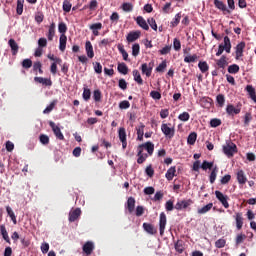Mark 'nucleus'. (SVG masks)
I'll use <instances>...</instances> for the list:
<instances>
[{"label":"nucleus","instance_id":"nucleus-1","mask_svg":"<svg viewBox=\"0 0 256 256\" xmlns=\"http://www.w3.org/2000/svg\"><path fill=\"white\" fill-rule=\"evenodd\" d=\"M222 151L228 159H231V157L235 156V153H237V145L233 143L231 140L227 141L225 145L222 146Z\"/></svg>","mask_w":256,"mask_h":256},{"label":"nucleus","instance_id":"nucleus-2","mask_svg":"<svg viewBox=\"0 0 256 256\" xmlns=\"http://www.w3.org/2000/svg\"><path fill=\"white\" fill-rule=\"evenodd\" d=\"M161 131L166 139H173L175 137V126L171 123H163L161 125Z\"/></svg>","mask_w":256,"mask_h":256},{"label":"nucleus","instance_id":"nucleus-3","mask_svg":"<svg viewBox=\"0 0 256 256\" xmlns=\"http://www.w3.org/2000/svg\"><path fill=\"white\" fill-rule=\"evenodd\" d=\"M223 51H226V53H231V39L229 38V36H225L224 44H220L218 46L216 57H221V55H223Z\"/></svg>","mask_w":256,"mask_h":256},{"label":"nucleus","instance_id":"nucleus-4","mask_svg":"<svg viewBox=\"0 0 256 256\" xmlns=\"http://www.w3.org/2000/svg\"><path fill=\"white\" fill-rule=\"evenodd\" d=\"M241 107H243L241 103H238L236 107L233 104H228L226 106V113L229 117H235V115H239V113H241Z\"/></svg>","mask_w":256,"mask_h":256},{"label":"nucleus","instance_id":"nucleus-5","mask_svg":"<svg viewBox=\"0 0 256 256\" xmlns=\"http://www.w3.org/2000/svg\"><path fill=\"white\" fill-rule=\"evenodd\" d=\"M193 200L191 199H187V200H179L175 206L174 209H176V211H183L189 207H191V205H193Z\"/></svg>","mask_w":256,"mask_h":256},{"label":"nucleus","instance_id":"nucleus-6","mask_svg":"<svg viewBox=\"0 0 256 256\" xmlns=\"http://www.w3.org/2000/svg\"><path fill=\"white\" fill-rule=\"evenodd\" d=\"M215 195L216 199L221 202V205H223L225 209H229V196L218 190L215 191Z\"/></svg>","mask_w":256,"mask_h":256},{"label":"nucleus","instance_id":"nucleus-7","mask_svg":"<svg viewBox=\"0 0 256 256\" xmlns=\"http://www.w3.org/2000/svg\"><path fill=\"white\" fill-rule=\"evenodd\" d=\"M138 151H147L148 155H153V151H155V144H153L152 142H146L144 144H140L138 146Z\"/></svg>","mask_w":256,"mask_h":256},{"label":"nucleus","instance_id":"nucleus-8","mask_svg":"<svg viewBox=\"0 0 256 256\" xmlns=\"http://www.w3.org/2000/svg\"><path fill=\"white\" fill-rule=\"evenodd\" d=\"M214 6L219 11H222L223 15H231V10L227 8V5L221 0H214Z\"/></svg>","mask_w":256,"mask_h":256},{"label":"nucleus","instance_id":"nucleus-9","mask_svg":"<svg viewBox=\"0 0 256 256\" xmlns=\"http://www.w3.org/2000/svg\"><path fill=\"white\" fill-rule=\"evenodd\" d=\"M49 126L51 127L55 137H57L60 141H63L65 139L63 132H61V128H59V126H56L55 122L50 121Z\"/></svg>","mask_w":256,"mask_h":256},{"label":"nucleus","instance_id":"nucleus-10","mask_svg":"<svg viewBox=\"0 0 256 256\" xmlns=\"http://www.w3.org/2000/svg\"><path fill=\"white\" fill-rule=\"evenodd\" d=\"M153 65H154L153 61L149 62V64L143 63L141 65L142 75H146V77H150L151 74L153 73Z\"/></svg>","mask_w":256,"mask_h":256},{"label":"nucleus","instance_id":"nucleus-11","mask_svg":"<svg viewBox=\"0 0 256 256\" xmlns=\"http://www.w3.org/2000/svg\"><path fill=\"white\" fill-rule=\"evenodd\" d=\"M167 226V215H165V212H162L160 214V219H159V230H160V235L163 236L165 233V227Z\"/></svg>","mask_w":256,"mask_h":256},{"label":"nucleus","instance_id":"nucleus-12","mask_svg":"<svg viewBox=\"0 0 256 256\" xmlns=\"http://www.w3.org/2000/svg\"><path fill=\"white\" fill-rule=\"evenodd\" d=\"M79 217H81V209L80 208H76L74 210H71L69 212V222L70 223H75V221H77V219H79Z\"/></svg>","mask_w":256,"mask_h":256},{"label":"nucleus","instance_id":"nucleus-13","mask_svg":"<svg viewBox=\"0 0 256 256\" xmlns=\"http://www.w3.org/2000/svg\"><path fill=\"white\" fill-rule=\"evenodd\" d=\"M139 37H141V31H132V32H129L128 35L126 36V41L128 43H135V41H137Z\"/></svg>","mask_w":256,"mask_h":256},{"label":"nucleus","instance_id":"nucleus-14","mask_svg":"<svg viewBox=\"0 0 256 256\" xmlns=\"http://www.w3.org/2000/svg\"><path fill=\"white\" fill-rule=\"evenodd\" d=\"M95 250V244H93L92 241H87L83 247H82V251L83 253H85L86 255H91V253H93V251Z\"/></svg>","mask_w":256,"mask_h":256},{"label":"nucleus","instance_id":"nucleus-15","mask_svg":"<svg viewBox=\"0 0 256 256\" xmlns=\"http://www.w3.org/2000/svg\"><path fill=\"white\" fill-rule=\"evenodd\" d=\"M233 218L236 221V228L238 229V231H241V229H243V213L237 212L235 213Z\"/></svg>","mask_w":256,"mask_h":256},{"label":"nucleus","instance_id":"nucleus-16","mask_svg":"<svg viewBox=\"0 0 256 256\" xmlns=\"http://www.w3.org/2000/svg\"><path fill=\"white\" fill-rule=\"evenodd\" d=\"M34 81L35 83L45 85V87H51V85H53V81H51V78L34 77Z\"/></svg>","mask_w":256,"mask_h":256},{"label":"nucleus","instance_id":"nucleus-17","mask_svg":"<svg viewBox=\"0 0 256 256\" xmlns=\"http://www.w3.org/2000/svg\"><path fill=\"white\" fill-rule=\"evenodd\" d=\"M143 229L149 235H157V229H155V226H153V224H151V223L144 222Z\"/></svg>","mask_w":256,"mask_h":256},{"label":"nucleus","instance_id":"nucleus-18","mask_svg":"<svg viewBox=\"0 0 256 256\" xmlns=\"http://www.w3.org/2000/svg\"><path fill=\"white\" fill-rule=\"evenodd\" d=\"M165 177H166L167 181H173V177H177V167L171 166L167 170Z\"/></svg>","mask_w":256,"mask_h":256},{"label":"nucleus","instance_id":"nucleus-19","mask_svg":"<svg viewBox=\"0 0 256 256\" xmlns=\"http://www.w3.org/2000/svg\"><path fill=\"white\" fill-rule=\"evenodd\" d=\"M85 50L89 59H93L95 57V52L93 51V44H91V41H86Z\"/></svg>","mask_w":256,"mask_h":256},{"label":"nucleus","instance_id":"nucleus-20","mask_svg":"<svg viewBox=\"0 0 256 256\" xmlns=\"http://www.w3.org/2000/svg\"><path fill=\"white\" fill-rule=\"evenodd\" d=\"M217 69H225L229 63L227 62V56L222 55L220 59L215 60Z\"/></svg>","mask_w":256,"mask_h":256},{"label":"nucleus","instance_id":"nucleus-21","mask_svg":"<svg viewBox=\"0 0 256 256\" xmlns=\"http://www.w3.org/2000/svg\"><path fill=\"white\" fill-rule=\"evenodd\" d=\"M89 29L92 31V33L95 37H99V31H101V29H103V24L100 22L94 23V24L90 25Z\"/></svg>","mask_w":256,"mask_h":256},{"label":"nucleus","instance_id":"nucleus-22","mask_svg":"<svg viewBox=\"0 0 256 256\" xmlns=\"http://www.w3.org/2000/svg\"><path fill=\"white\" fill-rule=\"evenodd\" d=\"M136 23L139 25V27H141V29H144V31H149V24H147V21L145 18H143V16H138L136 18Z\"/></svg>","mask_w":256,"mask_h":256},{"label":"nucleus","instance_id":"nucleus-23","mask_svg":"<svg viewBox=\"0 0 256 256\" xmlns=\"http://www.w3.org/2000/svg\"><path fill=\"white\" fill-rule=\"evenodd\" d=\"M8 45L11 48L12 55H17V53H19V44H17L15 39L11 38L8 41Z\"/></svg>","mask_w":256,"mask_h":256},{"label":"nucleus","instance_id":"nucleus-24","mask_svg":"<svg viewBox=\"0 0 256 256\" xmlns=\"http://www.w3.org/2000/svg\"><path fill=\"white\" fill-rule=\"evenodd\" d=\"M66 48H67V35L61 34L59 38V49L63 53L65 52Z\"/></svg>","mask_w":256,"mask_h":256},{"label":"nucleus","instance_id":"nucleus-25","mask_svg":"<svg viewBox=\"0 0 256 256\" xmlns=\"http://www.w3.org/2000/svg\"><path fill=\"white\" fill-rule=\"evenodd\" d=\"M55 27H56L55 22H52L46 34L48 41H53V37H55Z\"/></svg>","mask_w":256,"mask_h":256},{"label":"nucleus","instance_id":"nucleus-26","mask_svg":"<svg viewBox=\"0 0 256 256\" xmlns=\"http://www.w3.org/2000/svg\"><path fill=\"white\" fill-rule=\"evenodd\" d=\"M138 141H143V135H145V124L140 123L139 127H136Z\"/></svg>","mask_w":256,"mask_h":256},{"label":"nucleus","instance_id":"nucleus-27","mask_svg":"<svg viewBox=\"0 0 256 256\" xmlns=\"http://www.w3.org/2000/svg\"><path fill=\"white\" fill-rule=\"evenodd\" d=\"M237 181L240 185H245L247 183V176L243 170L237 172Z\"/></svg>","mask_w":256,"mask_h":256},{"label":"nucleus","instance_id":"nucleus-28","mask_svg":"<svg viewBox=\"0 0 256 256\" xmlns=\"http://www.w3.org/2000/svg\"><path fill=\"white\" fill-rule=\"evenodd\" d=\"M235 49L236 59L241 58V56L243 55V51L245 49V42H240L239 44H237Z\"/></svg>","mask_w":256,"mask_h":256},{"label":"nucleus","instance_id":"nucleus-29","mask_svg":"<svg viewBox=\"0 0 256 256\" xmlns=\"http://www.w3.org/2000/svg\"><path fill=\"white\" fill-rule=\"evenodd\" d=\"M137 151H138V153H137V157H138L137 163H138V165H142V163H145V161H147V157H149V155L143 153L142 150L137 149Z\"/></svg>","mask_w":256,"mask_h":256},{"label":"nucleus","instance_id":"nucleus-30","mask_svg":"<svg viewBox=\"0 0 256 256\" xmlns=\"http://www.w3.org/2000/svg\"><path fill=\"white\" fill-rule=\"evenodd\" d=\"M117 69L118 72L121 73V75H127L129 73V67H127V64H125V62L118 63Z\"/></svg>","mask_w":256,"mask_h":256},{"label":"nucleus","instance_id":"nucleus-31","mask_svg":"<svg viewBox=\"0 0 256 256\" xmlns=\"http://www.w3.org/2000/svg\"><path fill=\"white\" fill-rule=\"evenodd\" d=\"M174 248H175V251H177V253H180V254L183 253V251H185L183 240H177L174 244Z\"/></svg>","mask_w":256,"mask_h":256},{"label":"nucleus","instance_id":"nucleus-32","mask_svg":"<svg viewBox=\"0 0 256 256\" xmlns=\"http://www.w3.org/2000/svg\"><path fill=\"white\" fill-rule=\"evenodd\" d=\"M246 91H247L249 97L252 99V101H254V103H256V92H255V88H253L251 85H247V86H246Z\"/></svg>","mask_w":256,"mask_h":256},{"label":"nucleus","instance_id":"nucleus-33","mask_svg":"<svg viewBox=\"0 0 256 256\" xmlns=\"http://www.w3.org/2000/svg\"><path fill=\"white\" fill-rule=\"evenodd\" d=\"M217 173H219V168H217V166H215L209 176V181L211 183V185H213V183H215L216 179H217Z\"/></svg>","mask_w":256,"mask_h":256},{"label":"nucleus","instance_id":"nucleus-34","mask_svg":"<svg viewBox=\"0 0 256 256\" xmlns=\"http://www.w3.org/2000/svg\"><path fill=\"white\" fill-rule=\"evenodd\" d=\"M0 231H1V235L4 239V241H6V243L11 244V239L9 238V233L7 232V229L5 228L4 225L0 226Z\"/></svg>","mask_w":256,"mask_h":256},{"label":"nucleus","instance_id":"nucleus-35","mask_svg":"<svg viewBox=\"0 0 256 256\" xmlns=\"http://www.w3.org/2000/svg\"><path fill=\"white\" fill-rule=\"evenodd\" d=\"M132 75L136 83H138L139 85H143V78H141V73L139 72V70H133Z\"/></svg>","mask_w":256,"mask_h":256},{"label":"nucleus","instance_id":"nucleus-36","mask_svg":"<svg viewBox=\"0 0 256 256\" xmlns=\"http://www.w3.org/2000/svg\"><path fill=\"white\" fill-rule=\"evenodd\" d=\"M127 209L129 213H133L135 211V198L129 197L127 200Z\"/></svg>","mask_w":256,"mask_h":256},{"label":"nucleus","instance_id":"nucleus-37","mask_svg":"<svg viewBox=\"0 0 256 256\" xmlns=\"http://www.w3.org/2000/svg\"><path fill=\"white\" fill-rule=\"evenodd\" d=\"M216 103H217V107H220V108L225 107V95L218 94L216 96Z\"/></svg>","mask_w":256,"mask_h":256},{"label":"nucleus","instance_id":"nucleus-38","mask_svg":"<svg viewBox=\"0 0 256 256\" xmlns=\"http://www.w3.org/2000/svg\"><path fill=\"white\" fill-rule=\"evenodd\" d=\"M210 209H213V203H209L206 206L198 209V214L199 215H205V213H209Z\"/></svg>","mask_w":256,"mask_h":256},{"label":"nucleus","instance_id":"nucleus-39","mask_svg":"<svg viewBox=\"0 0 256 256\" xmlns=\"http://www.w3.org/2000/svg\"><path fill=\"white\" fill-rule=\"evenodd\" d=\"M198 68L200 69L201 73H207L209 71V64L206 61H200L198 63Z\"/></svg>","mask_w":256,"mask_h":256},{"label":"nucleus","instance_id":"nucleus-40","mask_svg":"<svg viewBox=\"0 0 256 256\" xmlns=\"http://www.w3.org/2000/svg\"><path fill=\"white\" fill-rule=\"evenodd\" d=\"M6 211L11 218L14 225H17V216H15V212H13V209H11L9 206L6 207Z\"/></svg>","mask_w":256,"mask_h":256},{"label":"nucleus","instance_id":"nucleus-41","mask_svg":"<svg viewBox=\"0 0 256 256\" xmlns=\"http://www.w3.org/2000/svg\"><path fill=\"white\" fill-rule=\"evenodd\" d=\"M118 137L120 141H127V132L124 127L119 128Z\"/></svg>","mask_w":256,"mask_h":256},{"label":"nucleus","instance_id":"nucleus-42","mask_svg":"<svg viewBox=\"0 0 256 256\" xmlns=\"http://www.w3.org/2000/svg\"><path fill=\"white\" fill-rule=\"evenodd\" d=\"M239 65L237 64H232L230 66H228V73H230L231 75H237V73L239 72Z\"/></svg>","mask_w":256,"mask_h":256},{"label":"nucleus","instance_id":"nucleus-43","mask_svg":"<svg viewBox=\"0 0 256 256\" xmlns=\"http://www.w3.org/2000/svg\"><path fill=\"white\" fill-rule=\"evenodd\" d=\"M55 105H57V100H53L49 106L43 111L44 115H49L53 109H55Z\"/></svg>","mask_w":256,"mask_h":256},{"label":"nucleus","instance_id":"nucleus-44","mask_svg":"<svg viewBox=\"0 0 256 256\" xmlns=\"http://www.w3.org/2000/svg\"><path fill=\"white\" fill-rule=\"evenodd\" d=\"M196 141H197V134L195 132H191L187 138L188 145H193Z\"/></svg>","mask_w":256,"mask_h":256},{"label":"nucleus","instance_id":"nucleus-45","mask_svg":"<svg viewBox=\"0 0 256 256\" xmlns=\"http://www.w3.org/2000/svg\"><path fill=\"white\" fill-rule=\"evenodd\" d=\"M25 0H17L16 13L17 15H23V4Z\"/></svg>","mask_w":256,"mask_h":256},{"label":"nucleus","instance_id":"nucleus-46","mask_svg":"<svg viewBox=\"0 0 256 256\" xmlns=\"http://www.w3.org/2000/svg\"><path fill=\"white\" fill-rule=\"evenodd\" d=\"M82 97L84 101H89L91 99V89L84 87Z\"/></svg>","mask_w":256,"mask_h":256},{"label":"nucleus","instance_id":"nucleus-47","mask_svg":"<svg viewBox=\"0 0 256 256\" xmlns=\"http://www.w3.org/2000/svg\"><path fill=\"white\" fill-rule=\"evenodd\" d=\"M198 56L197 54L194 55H187L184 57V63H195V61H197Z\"/></svg>","mask_w":256,"mask_h":256},{"label":"nucleus","instance_id":"nucleus-48","mask_svg":"<svg viewBox=\"0 0 256 256\" xmlns=\"http://www.w3.org/2000/svg\"><path fill=\"white\" fill-rule=\"evenodd\" d=\"M251 121H253V116L251 115L250 112H247L244 115V125H245V127H249V124L251 123Z\"/></svg>","mask_w":256,"mask_h":256},{"label":"nucleus","instance_id":"nucleus-49","mask_svg":"<svg viewBox=\"0 0 256 256\" xmlns=\"http://www.w3.org/2000/svg\"><path fill=\"white\" fill-rule=\"evenodd\" d=\"M225 245H227V240L220 238L215 242V247L217 249H223V247H225Z\"/></svg>","mask_w":256,"mask_h":256},{"label":"nucleus","instance_id":"nucleus-50","mask_svg":"<svg viewBox=\"0 0 256 256\" xmlns=\"http://www.w3.org/2000/svg\"><path fill=\"white\" fill-rule=\"evenodd\" d=\"M140 51H141V46L138 43L133 44V46H132L133 57H137L139 55Z\"/></svg>","mask_w":256,"mask_h":256},{"label":"nucleus","instance_id":"nucleus-51","mask_svg":"<svg viewBox=\"0 0 256 256\" xmlns=\"http://www.w3.org/2000/svg\"><path fill=\"white\" fill-rule=\"evenodd\" d=\"M213 162H209L207 160H204L202 165H201V169H203V171H207V169H213Z\"/></svg>","mask_w":256,"mask_h":256},{"label":"nucleus","instance_id":"nucleus-52","mask_svg":"<svg viewBox=\"0 0 256 256\" xmlns=\"http://www.w3.org/2000/svg\"><path fill=\"white\" fill-rule=\"evenodd\" d=\"M43 64H41V62H35L33 64V71H38V73H40V75H43Z\"/></svg>","mask_w":256,"mask_h":256},{"label":"nucleus","instance_id":"nucleus-53","mask_svg":"<svg viewBox=\"0 0 256 256\" xmlns=\"http://www.w3.org/2000/svg\"><path fill=\"white\" fill-rule=\"evenodd\" d=\"M71 7H73L71 2L69 0H64L62 6L63 11H65V13H69V11H71Z\"/></svg>","mask_w":256,"mask_h":256},{"label":"nucleus","instance_id":"nucleus-54","mask_svg":"<svg viewBox=\"0 0 256 256\" xmlns=\"http://www.w3.org/2000/svg\"><path fill=\"white\" fill-rule=\"evenodd\" d=\"M22 67L24 69H31V67H33V61L31 59H29V58L24 59L22 61Z\"/></svg>","mask_w":256,"mask_h":256},{"label":"nucleus","instance_id":"nucleus-55","mask_svg":"<svg viewBox=\"0 0 256 256\" xmlns=\"http://www.w3.org/2000/svg\"><path fill=\"white\" fill-rule=\"evenodd\" d=\"M58 31L61 35H65V33H67V24H65V22H60L58 24Z\"/></svg>","mask_w":256,"mask_h":256},{"label":"nucleus","instance_id":"nucleus-56","mask_svg":"<svg viewBox=\"0 0 256 256\" xmlns=\"http://www.w3.org/2000/svg\"><path fill=\"white\" fill-rule=\"evenodd\" d=\"M179 23H181V13H177L175 15V18L171 22V27H177V25H179Z\"/></svg>","mask_w":256,"mask_h":256},{"label":"nucleus","instance_id":"nucleus-57","mask_svg":"<svg viewBox=\"0 0 256 256\" xmlns=\"http://www.w3.org/2000/svg\"><path fill=\"white\" fill-rule=\"evenodd\" d=\"M178 119L180 121L187 122V121H189V119H191V115H189L188 112H183V113L179 114Z\"/></svg>","mask_w":256,"mask_h":256},{"label":"nucleus","instance_id":"nucleus-58","mask_svg":"<svg viewBox=\"0 0 256 256\" xmlns=\"http://www.w3.org/2000/svg\"><path fill=\"white\" fill-rule=\"evenodd\" d=\"M101 90L97 89V90H94L93 92V99L96 103H99L101 101Z\"/></svg>","mask_w":256,"mask_h":256},{"label":"nucleus","instance_id":"nucleus-59","mask_svg":"<svg viewBox=\"0 0 256 256\" xmlns=\"http://www.w3.org/2000/svg\"><path fill=\"white\" fill-rule=\"evenodd\" d=\"M221 119L219 118H213L210 120V127L217 128L221 126Z\"/></svg>","mask_w":256,"mask_h":256},{"label":"nucleus","instance_id":"nucleus-60","mask_svg":"<svg viewBox=\"0 0 256 256\" xmlns=\"http://www.w3.org/2000/svg\"><path fill=\"white\" fill-rule=\"evenodd\" d=\"M145 173L150 178H152L153 175H155V170L153 169V166L151 164L146 167Z\"/></svg>","mask_w":256,"mask_h":256},{"label":"nucleus","instance_id":"nucleus-61","mask_svg":"<svg viewBox=\"0 0 256 256\" xmlns=\"http://www.w3.org/2000/svg\"><path fill=\"white\" fill-rule=\"evenodd\" d=\"M122 9L126 11V13H131V11H133V4L125 2L122 4Z\"/></svg>","mask_w":256,"mask_h":256},{"label":"nucleus","instance_id":"nucleus-62","mask_svg":"<svg viewBox=\"0 0 256 256\" xmlns=\"http://www.w3.org/2000/svg\"><path fill=\"white\" fill-rule=\"evenodd\" d=\"M171 49H172V46L167 45V46L163 47L161 50H159V53H160V55H169V53H171Z\"/></svg>","mask_w":256,"mask_h":256},{"label":"nucleus","instance_id":"nucleus-63","mask_svg":"<svg viewBox=\"0 0 256 256\" xmlns=\"http://www.w3.org/2000/svg\"><path fill=\"white\" fill-rule=\"evenodd\" d=\"M174 51H181V40L174 38L173 40Z\"/></svg>","mask_w":256,"mask_h":256},{"label":"nucleus","instance_id":"nucleus-64","mask_svg":"<svg viewBox=\"0 0 256 256\" xmlns=\"http://www.w3.org/2000/svg\"><path fill=\"white\" fill-rule=\"evenodd\" d=\"M40 139V143H42V145H49V136L45 135V134H41L39 136Z\"/></svg>","mask_w":256,"mask_h":256}]
</instances>
